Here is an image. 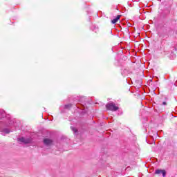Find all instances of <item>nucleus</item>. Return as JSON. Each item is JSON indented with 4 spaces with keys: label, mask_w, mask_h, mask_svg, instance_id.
<instances>
[{
    "label": "nucleus",
    "mask_w": 177,
    "mask_h": 177,
    "mask_svg": "<svg viewBox=\"0 0 177 177\" xmlns=\"http://www.w3.org/2000/svg\"><path fill=\"white\" fill-rule=\"evenodd\" d=\"M120 18L121 15H117L116 18L113 19L111 21L112 24H115V23H117V21H118V20H120Z\"/></svg>",
    "instance_id": "7"
},
{
    "label": "nucleus",
    "mask_w": 177,
    "mask_h": 177,
    "mask_svg": "<svg viewBox=\"0 0 177 177\" xmlns=\"http://www.w3.org/2000/svg\"><path fill=\"white\" fill-rule=\"evenodd\" d=\"M0 133L1 135L5 136V135L6 134L10 133V129H9L8 128H4L0 131Z\"/></svg>",
    "instance_id": "6"
},
{
    "label": "nucleus",
    "mask_w": 177,
    "mask_h": 177,
    "mask_svg": "<svg viewBox=\"0 0 177 177\" xmlns=\"http://www.w3.org/2000/svg\"><path fill=\"white\" fill-rule=\"evenodd\" d=\"M162 105H163V106H167V102H162Z\"/></svg>",
    "instance_id": "10"
},
{
    "label": "nucleus",
    "mask_w": 177,
    "mask_h": 177,
    "mask_svg": "<svg viewBox=\"0 0 177 177\" xmlns=\"http://www.w3.org/2000/svg\"><path fill=\"white\" fill-rule=\"evenodd\" d=\"M12 122L10 120V115H7L5 111L0 110V128H10Z\"/></svg>",
    "instance_id": "1"
},
{
    "label": "nucleus",
    "mask_w": 177,
    "mask_h": 177,
    "mask_svg": "<svg viewBox=\"0 0 177 177\" xmlns=\"http://www.w3.org/2000/svg\"><path fill=\"white\" fill-rule=\"evenodd\" d=\"M18 140L19 142H21V143H24L25 145H28V144L32 142V138H31L21 137V138H18Z\"/></svg>",
    "instance_id": "3"
},
{
    "label": "nucleus",
    "mask_w": 177,
    "mask_h": 177,
    "mask_svg": "<svg viewBox=\"0 0 177 177\" xmlns=\"http://www.w3.org/2000/svg\"><path fill=\"white\" fill-rule=\"evenodd\" d=\"M71 128L72 131L73 132H75V133H77V132H78V130H77V129H75V128H74L73 127H71Z\"/></svg>",
    "instance_id": "9"
},
{
    "label": "nucleus",
    "mask_w": 177,
    "mask_h": 177,
    "mask_svg": "<svg viewBox=\"0 0 177 177\" xmlns=\"http://www.w3.org/2000/svg\"><path fill=\"white\" fill-rule=\"evenodd\" d=\"M72 104H68L64 106V109H70V107H71Z\"/></svg>",
    "instance_id": "8"
},
{
    "label": "nucleus",
    "mask_w": 177,
    "mask_h": 177,
    "mask_svg": "<svg viewBox=\"0 0 177 177\" xmlns=\"http://www.w3.org/2000/svg\"><path fill=\"white\" fill-rule=\"evenodd\" d=\"M43 142L46 146H50L53 143V141L49 138H44Z\"/></svg>",
    "instance_id": "5"
},
{
    "label": "nucleus",
    "mask_w": 177,
    "mask_h": 177,
    "mask_svg": "<svg viewBox=\"0 0 177 177\" xmlns=\"http://www.w3.org/2000/svg\"><path fill=\"white\" fill-rule=\"evenodd\" d=\"M155 174L156 175H162L163 177H165V176L167 175V171H165V170H162V169H156L155 171Z\"/></svg>",
    "instance_id": "4"
},
{
    "label": "nucleus",
    "mask_w": 177,
    "mask_h": 177,
    "mask_svg": "<svg viewBox=\"0 0 177 177\" xmlns=\"http://www.w3.org/2000/svg\"><path fill=\"white\" fill-rule=\"evenodd\" d=\"M106 110H109L110 111H117L118 110V106H115L114 102H110L106 104Z\"/></svg>",
    "instance_id": "2"
}]
</instances>
